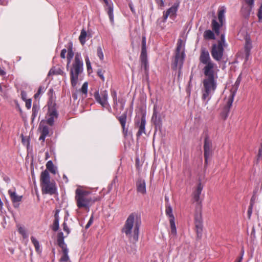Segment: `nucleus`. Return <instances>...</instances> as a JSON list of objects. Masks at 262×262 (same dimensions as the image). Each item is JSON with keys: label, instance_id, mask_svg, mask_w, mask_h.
<instances>
[{"label": "nucleus", "instance_id": "59", "mask_svg": "<svg viewBox=\"0 0 262 262\" xmlns=\"http://www.w3.org/2000/svg\"><path fill=\"white\" fill-rule=\"evenodd\" d=\"M21 98H22L24 101H26V100H28V99H27V94L26 92H24V91L21 92Z\"/></svg>", "mask_w": 262, "mask_h": 262}, {"label": "nucleus", "instance_id": "52", "mask_svg": "<svg viewBox=\"0 0 262 262\" xmlns=\"http://www.w3.org/2000/svg\"><path fill=\"white\" fill-rule=\"evenodd\" d=\"M221 43L223 46V44L225 43V36L224 34H222L221 36V39L218 41L217 45Z\"/></svg>", "mask_w": 262, "mask_h": 262}, {"label": "nucleus", "instance_id": "34", "mask_svg": "<svg viewBox=\"0 0 262 262\" xmlns=\"http://www.w3.org/2000/svg\"><path fill=\"white\" fill-rule=\"evenodd\" d=\"M108 7L107 13L109 16L110 19L112 22H113V8L112 5H109Z\"/></svg>", "mask_w": 262, "mask_h": 262}, {"label": "nucleus", "instance_id": "54", "mask_svg": "<svg viewBox=\"0 0 262 262\" xmlns=\"http://www.w3.org/2000/svg\"><path fill=\"white\" fill-rule=\"evenodd\" d=\"M252 209H253V207L249 206L248 210V216L249 219H250L251 217V214L252 213Z\"/></svg>", "mask_w": 262, "mask_h": 262}, {"label": "nucleus", "instance_id": "58", "mask_svg": "<svg viewBox=\"0 0 262 262\" xmlns=\"http://www.w3.org/2000/svg\"><path fill=\"white\" fill-rule=\"evenodd\" d=\"M59 246L61 248L62 252L64 251L65 250H68L66 244L64 243H63V244H61L59 245Z\"/></svg>", "mask_w": 262, "mask_h": 262}, {"label": "nucleus", "instance_id": "21", "mask_svg": "<svg viewBox=\"0 0 262 262\" xmlns=\"http://www.w3.org/2000/svg\"><path fill=\"white\" fill-rule=\"evenodd\" d=\"M41 123L42 122L40 123L39 127V128L41 130V135L39 139V140H41L42 142H44L46 137L49 135V128L46 125H44L41 127Z\"/></svg>", "mask_w": 262, "mask_h": 262}, {"label": "nucleus", "instance_id": "62", "mask_svg": "<svg viewBox=\"0 0 262 262\" xmlns=\"http://www.w3.org/2000/svg\"><path fill=\"white\" fill-rule=\"evenodd\" d=\"M59 212V210H58V209L56 210L55 214L54 215V217H55L54 221H56L57 220V221H59V216H58Z\"/></svg>", "mask_w": 262, "mask_h": 262}, {"label": "nucleus", "instance_id": "42", "mask_svg": "<svg viewBox=\"0 0 262 262\" xmlns=\"http://www.w3.org/2000/svg\"><path fill=\"white\" fill-rule=\"evenodd\" d=\"M257 163H258L259 159L262 157V140H261V143H260V147L258 149V152L257 154Z\"/></svg>", "mask_w": 262, "mask_h": 262}, {"label": "nucleus", "instance_id": "50", "mask_svg": "<svg viewBox=\"0 0 262 262\" xmlns=\"http://www.w3.org/2000/svg\"><path fill=\"white\" fill-rule=\"evenodd\" d=\"M26 106L28 109H30L31 106L32 101L31 99H28L26 101Z\"/></svg>", "mask_w": 262, "mask_h": 262}, {"label": "nucleus", "instance_id": "38", "mask_svg": "<svg viewBox=\"0 0 262 262\" xmlns=\"http://www.w3.org/2000/svg\"><path fill=\"white\" fill-rule=\"evenodd\" d=\"M21 137L23 144L28 146L29 144V138L28 137H24L23 134L21 135Z\"/></svg>", "mask_w": 262, "mask_h": 262}, {"label": "nucleus", "instance_id": "8", "mask_svg": "<svg viewBox=\"0 0 262 262\" xmlns=\"http://www.w3.org/2000/svg\"><path fill=\"white\" fill-rule=\"evenodd\" d=\"M48 110L47 114V119L46 123L50 126H53L54 123V119H57L58 116L56 108V104L53 101H50L48 103Z\"/></svg>", "mask_w": 262, "mask_h": 262}, {"label": "nucleus", "instance_id": "19", "mask_svg": "<svg viewBox=\"0 0 262 262\" xmlns=\"http://www.w3.org/2000/svg\"><path fill=\"white\" fill-rule=\"evenodd\" d=\"M137 190L142 194L146 193V185L144 180L139 179L136 182Z\"/></svg>", "mask_w": 262, "mask_h": 262}, {"label": "nucleus", "instance_id": "33", "mask_svg": "<svg viewBox=\"0 0 262 262\" xmlns=\"http://www.w3.org/2000/svg\"><path fill=\"white\" fill-rule=\"evenodd\" d=\"M67 52H68V55H69V56H74V52L73 51V44H72V42H70L68 43V50H67Z\"/></svg>", "mask_w": 262, "mask_h": 262}, {"label": "nucleus", "instance_id": "3", "mask_svg": "<svg viewBox=\"0 0 262 262\" xmlns=\"http://www.w3.org/2000/svg\"><path fill=\"white\" fill-rule=\"evenodd\" d=\"M75 193V200L78 208H84L86 209H89L90 207L96 201L100 200V198H92L90 196V191L80 189H77Z\"/></svg>", "mask_w": 262, "mask_h": 262}, {"label": "nucleus", "instance_id": "46", "mask_svg": "<svg viewBox=\"0 0 262 262\" xmlns=\"http://www.w3.org/2000/svg\"><path fill=\"white\" fill-rule=\"evenodd\" d=\"M112 95L113 98L114 104H117V93L116 92L115 90H113L112 92Z\"/></svg>", "mask_w": 262, "mask_h": 262}, {"label": "nucleus", "instance_id": "64", "mask_svg": "<svg viewBox=\"0 0 262 262\" xmlns=\"http://www.w3.org/2000/svg\"><path fill=\"white\" fill-rule=\"evenodd\" d=\"M57 244L59 246V245L64 243V239H57Z\"/></svg>", "mask_w": 262, "mask_h": 262}, {"label": "nucleus", "instance_id": "37", "mask_svg": "<svg viewBox=\"0 0 262 262\" xmlns=\"http://www.w3.org/2000/svg\"><path fill=\"white\" fill-rule=\"evenodd\" d=\"M31 241L35 247L36 250L38 251L39 250V244L37 240L33 236L31 237Z\"/></svg>", "mask_w": 262, "mask_h": 262}, {"label": "nucleus", "instance_id": "35", "mask_svg": "<svg viewBox=\"0 0 262 262\" xmlns=\"http://www.w3.org/2000/svg\"><path fill=\"white\" fill-rule=\"evenodd\" d=\"M9 194L11 198L12 201H13L14 204L16 202V194L14 191H12L11 190H9Z\"/></svg>", "mask_w": 262, "mask_h": 262}, {"label": "nucleus", "instance_id": "12", "mask_svg": "<svg viewBox=\"0 0 262 262\" xmlns=\"http://www.w3.org/2000/svg\"><path fill=\"white\" fill-rule=\"evenodd\" d=\"M194 224L197 236L200 238L203 231V220L201 211L196 213L195 214Z\"/></svg>", "mask_w": 262, "mask_h": 262}, {"label": "nucleus", "instance_id": "28", "mask_svg": "<svg viewBox=\"0 0 262 262\" xmlns=\"http://www.w3.org/2000/svg\"><path fill=\"white\" fill-rule=\"evenodd\" d=\"M169 223L171 229V233L173 235H177V229L175 225L174 218L169 219Z\"/></svg>", "mask_w": 262, "mask_h": 262}, {"label": "nucleus", "instance_id": "55", "mask_svg": "<svg viewBox=\"0 0 262 262\" xmlns=\"http://www.w3.org/2000/svg\"><path fill=\"white\" fill-rule=\"evenodd\" d=\"M156 3L158 4L159 6L161 7H163L164 6V3L163 0H156Z\"/></svg>", "mask_w": 262, "mask_h": 262}, {"label": "nucleus", "instance_id": "53", "mask_svg": "<svg viewBox=\"0 0 262 262\" xmlns=\"http://www.w3.org/2000/svg\"><path fill=\"white\" fill-rule=\"evenodd\" d=\"M0 92L3 94H5L6 92V86L2 85L1 83H0Z\"/></svg>", "mask_w": 262, "mask_h": 262}, {"label": "nucleus", "instance_id": "6", "mask_svg": "<svg viewBox=\"0 0 262 262\" xmlns=\"http://www.w3.org/2000/svg\"><path fill=\"white\" fill-rule=\"evenodd\" d=\"M182 45V40L179 39L177 43V47L176 50L175 56L174 61L171 64V68L173 70H176L177 68L179 67V76L181 74V70L183 67V62L185 58L184 51L181 52Z\"/></svg>", "mask_w": 262, "mask_h": 262}, {"label": "nucleus", "instance_id": "39", "mask_svg": "<svg viewBox=\"0 0 262 262\" xmlns=\"http://www.w3.org/2000/svg\"><path fill=\"white\" fill-rule=\"evenodd\" d=\"M97 55L100 60H102L103 59V53L101 47H98L97 48Z\"/></svg>", "mask_w": 262, "mask_h": 262}, {"label": "nucleus", "instance_id": "29", "mask_svg": "<svg viewBox=\"0 0 262 262\" xmlns=\"http://www.w3.org/2000/svg\"><path fill=\"white\" fill-rule=\"evenodd\" d=\"M251 9L252 8H251L249 6L248 7L245 8L242 7L241 9V12L245 17H247L249 16Z\"/></svg>", "mask_w": 262, "mask_h": 262}, {"label": "nucleus", "instance_id": "49", "mask_svg": "<svg viewBox=\"0 0 262 262\" xmlns=\"http://www.w3.org/2000/svg\"><path fill=\"white\" fill-rule=\"evenodd\" d=\"M245 3L249 7L252 8L254 5V0H244Z\"/></svg>", "mask_w": 262, "mask_h": 262}, {"label": "nucleus", "instance_id": "25", "mask_svg": "<svg viewBox=\"0 0 262 262\" xmlns=\"http://www.w3.org/2000/svg\"><path fill=\"white\" fill-rule=\"evenodd\" d=\"M47 170L50 171L52 173L55 174L56 172V168L55 167L53 162L50 160L46 164Z\"/></svg>", "mask_w": 262, "mask_h": 262}, {"label": "nucleus", "instance_id": "44", "mask_svg": "<svg viewBox=\"0 0 262 262\" xmlns=\"http://www.w3.org/2000/svg\"><path fill=\"white\" fill-rule=\"evenodd\" d=\"M60 74V72L59 71H56V70L54 68H52L50 69L48 76H50L51 75H57V74Z\"/></svg>", "mask_w": 262, "mask_h": 262}, {"label": "nucleus", "instance_id": "4", "mask_svg": "<svg viewBox=\"0 0 262 262\" xmlns=\"http://www.w3.org/2000/svg\"><path fill=\"white\" fill-rule=\"evenodd\" d=\"M40 186L43 194L53 195L56 192L55 183L51 182L49 173L47 170L41 172L40 178Z\"/></svg>", "mask_w": 262, "mask_h": 262}, {"label": "nucleus", "instance_id": "30", "mask_svg": "<svg viewBox=\"0 0 262 262\" xmlns=\"http://www.w3.org/2000/svg\"><path fill=\"white\" fill-rule=\"evenodd\" d=\"M166 214L168 217H169V219H172V218L174 219V217L172 214V208L170 205H167L166 206V210H165Z\"/></svg>", "mask_w": 262, "mask_h": 262}, {"label": "nucleus", "instance_id": "13", "mask_svg": "<svg viewBox=\"0 0 262 262\" xmlns=\"http://www.w3.org/2000/svg\"><path fill=\"white\" fill-rule=\"evenodd\" d=\"M145 124L146 118L145 114L142 115L140 120L138 119H136L135 126L139 128L138 132L137 133V138L140 137L142 134L145 133Z\"/></svg>", "mask_w": 262, "mask_h": 262}, {"label": "nucleus", "instance_id": "18", "mask_svg": "<svg viewBox=\"0 0 262 262\" xmlns=\"http://www.w3.org/2000/svg\"><path fill=\"white\" fill-rule=\"evenodd\" d=\"M117 119L121 125L124 135L126 136L128 132L127 128H125L127 120V112H124L122 115L117 117Z\"/></svg>", "mask_w": 262, "mask_h": 262}, {"label": "nucleus", "instance_id": "40", "mask_svg": "<svg viewBox=\"0 0 262 262\" xmlns=\"http://www.w3.org/2000/svg\"><path fill=\"white\" fill-rule=\"evenodd\" d=\"M38 110H39V108L37 107V106L36 105H35L34 104H33V107H32V116L33 117V118L35 117V116H36V115L38 113Z\"/></svg>", "mask_w": 262, "mask_h": 262}, {"label": "nucleus", "instance_id": "31", "mask_svg": "<svg viewBox=\"0 0 262 262\" xmlns=\"http://www.w3.org/2000/svg\"><path fill=\"white\" fill-rule=\"evenodd\" d=\"M63 255L59 259L60 262H66L69 260V257L68 256V250H65L64 251L62 252Z\"/></svg>", "mask_w": 262, "mask_h": 262}, {"label": "nucleus", "instance_id": "24", "mask_svg": "<svg viewBox=\"0 0 262 262\" xmlns=\"http://www.w3.org/2000/svg\"><path fill=\"white\" fill-rule=\"evenodd\" d=\"M204 38L205 39H215L214 33L210 30H206L204 33Z\"/></svg>", "mask_w": 262, "mask_h": 262}, {"label": "nucleus", "instance_id": "16", "mask_svg": "<svg viewBox=\"0 0 262 262\" xmlns=\"http://www.w3.org/2000/svg\"><path fill=\"white\" fill-rule=\"evenodd\" d=\"M151 121L156 127L160 128L162 124L161 115L157 111V105H155L154 107L153 115L151 118Z\"/></svg>", "mask_w": 262, "mask_h": 262}, {"label": "nucleus", "instance_id": "1", "mask_svg": "<svg viewBox=\"0 0 262 262\" xmlns=\"http://www.w3.org/2000/svg\"><path fill=\"white\" fill-rule=\"evenodd\" d=\"M141 225L140 217L136 213H132L125 221L122 232L125 234L130 242L135 243L138 241Z\"/></svg>", "mask_w": 262, "mask_h": 262}, {"label": "nucleus", "instance_id": "2", "mask_svg": "<svg viewBox=\"0 0 262 262\" xmlns=\"http://www.w3.org/2000/svg\"><path fill=\"white\" fill-rule=\"evenodd\" d=\"M203 73L205 78L203 81L204 91L202 99L205 100L215 90L217 86L215 79L217 78V76L214 71Z\"/></svg>", "mask_w": 262, "mask_h": 262}, {"label": "nucleus", "instance_id": "20", "mask_svg": "<svg viewBox=\"0 0 262 262\" xmlns=\"http://www.w3.org/2000/svg\"><path fill=\"white\" fill-rule=\"evenodd\" d=\"M178 10V6H172L171 7L169 8L166 12L164 13L163 19L165 21L168 16L170 17H174L176 15V13Z\"/></svg>", "mask_w": 262, "mask_h": 262}, {"label": "nucleus", "instance_id": "11", "mask_svg": "<svg viewBox=\"0 0 262 262\" xmlns=\"http://www.w3.org/2000/svg\"><path fill=\"white\" fill-rule=\"evenodd\" d=\"M224 51L223 46L220 43L219 45L213 44L212 46L211 54L214 59L220 61L223 58Z\"/></svg>", "mask_w": 262, "mask_h": 262}, {"label": "nucleus", "instance_id": "10", "mask_svg": "<svg viewBox=\"0 0 262 262\" xmlns=\"http://www.w3.org/2000/svg\"><path fill=\"white\" fill-rule=\"evenodd\" d=\"M212 142L209 139V136H206L204 144V167L207 166L208 160L212 155Z\"/></svg>", "mask_w": 262, "mask_h": 262}, {"label": "nucleus", "instance_id": "47", "mask_svg": "<svg viewBox=\"0 0 262 262\" xmlns=\"http://www.w3.org/2000/svg\"><path fill=\"white\" fill-rule=\"evenodd\" d=\"M43 88L41 86H39L37 93L34 95L35 99H37L39 97V95L43 92Z\"/></svg>", "mask_w": 262, "mask_h": 262}, {"label": "nucleus", "instance_id": "60", "mask_svg": "<svg viewBox=\"0 0 262 262\" xmlns=\"http://www.w3.org/2000/svg\"><path fill=\"white\" fill-rule=\"evenodd\" d=\"M73 56H69V55H67V68H68L69 67V66L71 62V61L72 60V59L73 58Z\"/></svg>", "mask_w": 262, "mask_h": 262}, {"label": "nucleus", "instance_id": "26", "mask_svg": "<svg viewBox=\"0 0 262 262\" xmlns=\"http://www.w3.org/2000/svg\"><path fill=\"white\" fill-rule=\"evenodd\" d=\"M225 13V8L224 7H222L219 10L218 12V19L221 25H223V19L224 18V14Z\"/></svg>", "mask_w": 262, "mask_h": 262}, {"label": "nucleus", "instance_id": "48", "mask_svg": "<svg viewBox=\"0 0 262 262\" xmlns=\"http://www.w3.org/2000/svg\"><path fill=\"white\" fill-rule=\"evenodd\" d=\"M257 16L259 18V21H262V4L259 9L258 14H257Z\"/></svg>", "mask_w": 262, "mask_h": 262}, {"label": "nucleus", "instance_id": "32", "mask_svg": "<svg viewBox=\"0 0 262 262\" xmlns=\"http://www.w3.org/2000/svg\"><path fill=\"white\" fill-rule=\"evenodd\" d=\"M19 233L23 236L24 238L28 237L27 232L24 227H19L18 229Z\"/></svg>", "mask_w": 262, "mask_h": 262}, {"label": "nucleus", "instance_id": "17", "mask_svg": "<svg viewBox=\"0 0 262 262\" xmlns=\"http://www.w3.org/2000/svg\"><path fill=\"white\" fill-rule=\"evenodd\" d=\"M245 39L244 52L245 53V61H247L249 59V57L250 55V51L252 48V46L249 36L246 35Z\"/></svg>", "mask_w": 262, "mask_h": 262}, {"label": "nucleus", "instance_id": "7", "mask_svg": "<svg viewBox=\"0 0 262 262\" xmlns=\"http://www.w3.org/2000/svg\"><path fill=\"white\" fill-rule=\"evenodd\" d=\"M200 61L205 64L203 69V72L214 71V63L211 60L208 51L205 48H202L199 58Z\"/></svg>", "mask_w": 262, "mask_h": 262}, {"label": "nucleus", "instance_id": "36", "mask_svg": "<svg viewBox=\"0 0 262 262\" xmlns=\"http://www.w3.org/2000/svg\"><path fill=\"white\" fill-rule=\"evenodd\" d=\"M88 83L87 82H85L83 84L81 89L80 90V91L82 93H83L84 95H86L87 93H88Z\"/></svg>", "mask_w": 262, "mask_h": 262}, {"label": "nucleus", "instance_id": "43", "mask_svg": "<svg viewBox=\"0 0 262 262\" xmlns=\"http://www.w3.org/2000/svg\"><path fill=\"white\" fill-rule=\"evenodd\" d=\"M104 71H103L102 69H99L97 71V75L101 79L102 81H104V77L103 76V73Z\"/></svg>", "mask_w": 262, "mask_h": 262}, {"label": "nucleus", "instance_id": "61", "mask_svg": "<svg viewBox=\"0 0 262 262\" xmlns=\"http://www.w3.org/2000/svg\"><path fill=\"white\" fill-rule=\"evenodd\" d=\"M53 93V90L52 89H50L49 93H48V95L50 96V99L49 102H50V101H53L52 100Z\"/></svg>", "mask_w": 262, "mask_h": 262}, {"label": "nucleus", "instance_id": "15", "mask_svg": "<svg viewBox=\"0 0 262 262\" xmlns=\"http://www.w3.org/2000/svg\"><path fill=\"white\" fill-rule=\"evenodd\" d=\"M234 95V92H233L230 94L226 104L224 107L223 111L221 113V116L223 118L224 120H226L228 116L230 110V108L232 105Z\"/></svg>", "mask_w": 262, "mask_h": 262}, {"label": "nucleus", "instance_id": "56", "mask_svg": "<svg viewBox=\"0 0 262 262\" xmlns=\"http://www.w3.org/2000/svg\"><path fill=\"white\" fill-rule=\"evenodd\" d=\"M255 199H256V196H255V195H253L250 200V206L253 207L254 204L255 203Z\"/></svg>", "mask_w": 262, "mask_h": 262}, {"label": "nucleus", "instance_id": "57", "mask_svg": "<svg viewBox=\"0 0 262 262\" xmlns=\"http://www.w3.org/2000/svg\"><path fill=\"white\" fill-rule=\"evenodd\" d=\"M67 53V50L66 49H63L61 50V52L60 53V57L62 58H65L66 57V53Z\"/></svg>", "mask_w": 262, "mask_h": 262}, {"label": "nucleus", "instance_id": "5", "mask_svg": "<svg viewBox=\"0 0 262 262\" xmlns=\"http://www.w3.org/2000/svg\"><path fill=\"white\" fill-rule=\"evenodd\" d=\"M80 55L76 53L74 61L70 69V75L71 85L75 87L78 81V76L83 71V62L80 60Z\"/></svg>", "mask_w": 262, "mask_h": 262}, {"label": "nucleus", "instance_id": "41", "mask_svg": "<svg viewBox=\"0 0 262 262\" xmlns=\"http://www.w3.org/2000/svg\"><path fill=\"white\" fill-rule=\"evenodd\" d=\"M59 229V221H54L53 227H52V230L54 231H56Z\"/></svg>", "mask_w": 262, "mask_h": 262}, {"label": "nucleus", "instance_id": "45", "mask_svg": "<svg viewBox=\"0 0 262 262\" xmlns=\"http://www.w3.org/2000/svg\"><path fill=\"white\" fill-rule=\"evenodd\" d=\"M85 62H86L88 71L90 73V71L92 70V67H91V62H90V60L88 57H86L85 58Z\"/></svg>", "mask_w": 262, "mask_h": 262}, {"label": "nucleus", "instance_id": "9", "mask_svg": "<svg viewBox=\"0 0 262 262\" xmlns=\"http://www.w3.org/2000/svg\"><path fill=\"white\" fill-rule=\"evenodd\" d=\"M141 67H143L145 73L148 71L147 54L146 50V40L145 35L142 36L141 52L140 56Z\"/></svg>", "mask_w": 262, "mask_h": 262}, {"label": "nucleus", "instance_id": "23", "mask_svg": "<svg viewBox=\"0 0 262 262\" xmlns=\"http://www.w3.org/2000/svg\"><path fill=\"white\" fill-rule=\"evenodd\" d=\"M223 25H221V23H219L217 22L216 20V17L214 16V18L211 21V27L213 31H214L216 35H219L220 34V29Z\"/></svg>", "mask_w": 262, "mask_h": 262}, {"label": "nucleus", "instance_id": "22", "mask_svg": "<svg viewBox=\"0 0 262 262\" xmlns=\"http://www.w3.org/2000/svg\"><path fill=\"white\" fill-rule=\"evenodd\" d=\"M203 189V186L201 183H199L196 189L194 192L193 193V198L195 202H197L198 203H200V196L201 195L202 190Z\"/></svg>", "mask_w": 262, "mask_h": 262}, {"label": "nucleus", "instance_id": "14", "mask_svg": "<svg viewBox=\"0 0 262 262\" xmlns=\"http://www.w3.org/2000/svg\"><path fill=\"white\" fill-rule=\"evenodd\" d=\"M107 92L106 90L101 91L100 94L99 91H96L94 93V97L96 101L100 103L103 107L107 104Z\"/></svg>", "mask_w": 262, "mask_h": 262}, {"label": "nucleus", "instance_id": "51", "mask_svg": "<svg viewBox=\"0 0 262 262\" xmlns=\"http://www.w3.org/2000/svg\"><path fill=\"white\" fill-rule=\"evenodd\" d=\"M63 226V229L64 231H66L67 234H69L70 233V229L68 228L67 223L66 222H64L62 224Z\"/></svg>", "mask_w": 262, "mask_h": 262}, {"label": "nucleus", "instance_id": "63", "mask_svg": "<svg viewBox=\"0 0 262 262\" xmlns=\"http://www.w3.org/2000/svg\"><path fill=\"white\" fill-rule=\"evenodd\" d=\"M57 239H64L63 234L62 232H60L58 233Z\"/></svg>", "mask_w": 262, "mask_h": 262}, {"label": "nucleus", "instance_id": "27", "mask_svg": "<svg viewBox=\"0 0 262 262\" xmlns=\"http://www.w3.org/2000/svg\"><path fill=\"white\" fill-rule=\"evenodd\" d=\"M86 36H87L86 32L84 29H83L81 30L80 35L79 37V40L80 43H81V45H83L85 43V41H86L85 38H86Z\"/></svg>", "mask_w": 262, "mask_h": 262}]
</instances>
